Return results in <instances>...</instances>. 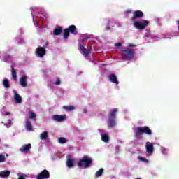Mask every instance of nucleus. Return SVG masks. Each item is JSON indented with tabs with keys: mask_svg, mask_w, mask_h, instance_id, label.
I'll return each instance as SVG.
<instances>
[{
	"mask_svg": "<svg viewBox=\"0 0 179 179\" xmlns=\"http://www.w3.org/2000/svg\"><path fill=\"white\" fill-rule=\"evenodd\" d=\"M93 164V159L87 156L84 155L82 159H80L78 162V166L83 169H89L90 166Z\"/></svg>",
	"mask_w": 179,
	"mask_h": 179,
	"instance_id": "nucleus-1",
	"label": "nucleus"
},
{
	"mask_svg": "<svg viewBox=\"0 0 179 179\" xmlns=\"http://www.w3.org/2000/svg\"><path fill=\"white\" fill-rule=\"evenodd\" d=\"M142 134H145L146 135H152V130L148 126L143 127H137L135 131L134 138H138L141 136Z\"/></svg>",
	"mask_w": 179,
	"mask_h": 179,
	"instance_id": "nucleus-2",
	"label": "nucleus"
},
{
	"mask_svg": "<svg viewBox=\"0 0 179 179\" xmlns=\"http://www.w3.org/2000/svg\"><path fill=\"white\" fill-rule=\"evenodd\" d=\"M148 26H149V21L146 20H144L142 23L139 22V21L134 22V27L138 30H145Z\"/></svg>",
	"mask_w": 179,
	"mask_h": 179,
	"instance_id": "nucleus-3",
	"label": "nucleus"
},
{
	"mask_svg": "<svg viewBox=\"0 0 179 179\" xmlns=\"http://www.w3.org/2000/svg\"><path fill=\"white\" fill-rule=\"evenodd\" d=\"M122 57H124L127 59H132L135 55V52H134V50L130 48L124 49L122 51Z\"/></svg>",
	"mask_w": 179,
	"mask_h": 179,
	"instance_id": "nucleus-4",
	"label": "nucleus"
},
{
	"mask_svg": "<svg viewBox=\"0 0 179 179\" xmlns=\"http://www.w3.org/2000/svg\"><path fill=\"white\" fill-rule=\"evenodd\" d=\"M48 42H46L45 44L43 45V47H38L36 49V55H37V57H38L39 58H43V57H44L45 55V47H48Z\"/></svg>",
	"mask_w": 179,
	"mask_h": 179,
	"instance_id": "nucleus-5",
	"label": "nucleus"
},
{
	"mask_svg": "<svg viewBox=\"0 0 179 179\" xmlns=\"http://www.w3.org/2000/svg\"><path fill=\"white\" fill-rule=\"evenodd\" d=\"M50 178V171L47 169L42 171L36 177V179H48Z\"/></svg>",
	"mask_w": 179,
	"mask_h": 179,
	"instance_id": "nucleus-6",
	"label": "nucleus"
},
{
	"mask_svg": "<svg viewBox=\"0 0 179 179\" xmlns=\"http://www.w3.org/2000/svg\"><path fill=\"white\" fill-rule=\"evenodd\" d=\"M143 17V12L141 10H136L133 13L131 20H136V19H142Z\"/></svg>",
	"mask_w": 179,
	"mask_h": 179,
	"instance_id": "nucleus-7",
	"label": "nucleus"
},
{
	"mask_svg": "<svg viewBox=\"0 0 179 179\" xmlns=\"http://www.w3.org/2000/svg\"><path fill=\"white\" fill-rule=\"evenodd\" d=\"M52 118L54 121H57V122H62L66 120V115H55Z\"/></svg>",
	"mask_w": 179,
	"mask_h": 179,
	"instance_id": "nucleus-8",
	"label": "nucleus"
},
{
	"mask_svg": "<svg viewBox=\"0 0 179 179\" xmlns=\"http://www.w3.org/2000/svg\"><path fill=\"white\" fill-rule=\"evenodd\" d=\"M27 79H29V77H27V76H22L20 78V85L22 87H27Z\"/></svg>",
	"mask_w": 179,
	"mask_h": 179,
	"instance_id": "nucleus-9",
	"label": "nucleus"
},
{
	"mask_svg": "<svg viewBox=\"0 0 179 179\" xmlns=\"http://www.w3.org/2000/svg\"><path fill=\"white\" fill-rule=\"evenodd\" d=\"M31 149V144H24L22 146V148L20 149V152L22 153H27V152H29Z\"/></svg>",
	"mask_w": 179,
	"mask_h": 179,
	"instance_id": "nucleus-10",
	"label": "nucleus"
},
{
	"mask_svg": "<svg viewBox=\"0 0 179 179\" xmlns=\"http://www.w3.org/2000/svg\"><path fill=\"white\" fill-rule=\"evenodd\" d=\"M117 126V121L115 119L108 118V128H114Z\"/></svg>",
	"mask_w": 179,
	"mask_h": 179,
	"instance_id": "nucleus-11",
	"label": "nucleus"
},
{
	"mask_svg": "<svg viewBox=\"0 0 179 179\" xmlns=\"http://www.w3.org/2000/svg\"><path fill=\"white\" fill-rule=\"evenodd\" d=\"M145 148L148 153L152 154L153 153V151L155 150V148H153V144L150 143V142H147Z\"/></svg>",
	"mask_w": 179,
	"mask_h": 179,
	"instance_id": "nucleus-12",
	"label": "nucleus"
},
{
	"mask_svg": "<svg viewBox=\"0 0 179 179\" xmlns=\"http://www.w3.org/2000/svg\"><path fill=\"white\" fill-rule=\"evenodd\" d=\"M67 30H69V32L71 33V34H78V29L76 28V26L75 25H70L68 28H66Z\"/></svg>",
	"mask_w": 179,
	"mask_h": 179,
	"instance_id": "nucleus-13",
	"label": "nucleus"
},
{
	"mask_svg": "<svg viewBox=\"0 0 179 179\" xmlns=\"http://www.w3.org/2000/svg\"><path fill=\"white\" fill-rule=\"evenodd\" d=\"M117 113H118V110H117V108L112 109L109 112V115L108 116V118L115 119V117L117 115Z\"/></svg>",
	"mask_w": 179,
	"mask_h": 179,
	"instance_id": "nucleus-14",
	"label": "nucleus"
},
{
	"mask_svg": "<svg viewBox=\"0 0 179 179\" xmlns=\"http://www.w3.org/2000/svg\"><path fill=\"white\" fill-rule=\"evenodd\" d=\"M14 100L17 104H20L23 101L22 96H20L19 94L16 93V91L14 92Z\"/></svg>",
	"mask_w": 179,
	"mask_h": 179,
	"instance_id": "nucleus-15",
	"label": "nucleus"
},
{
	"mask_svg": "<svg viewBox=\"0 0 179 179\" xmlns=\"http://www.w3.org/2000/svg\"><path fill=\"white\" fill-rule=\"evenodd\" d=\"M109 80L112 82V83H115V85H118V78H117V76L115 74H110L109 76Z\"/></svg>",
	"mask_w": 179,
	"mask_h": 179,
	"instance_id": "nucleus-16",
	"label": "nucleus"
},
{
	"mask_svg": "<svg viewBox=\"0 0 179 179\" xmlns=\"http://www.w3.org/2000/svg\"><path fill=\"white\" fill-rule=\"evenodd\" d=\"M10 176V172L8 170L2 171L0 172V177L1 178H6Z\"/></svg>",
	"mask_w": 179,
	"mask_h": 179,
	"instance_id": "nucleus-17",
	"label": "nucleus"
},
{
	"mask_svg": "<svg viewBox=\"0 0 179 179\" xmlns=\"http://www.w3.org/2000/svg\"><path fill=\"white\" fill-rule=\"evenodd\" d=\"M62 33V27H57L53 30L55 36H59Z\"/></svg>",
	"mask_w": 179,
	"mask_h": 179,
	"instance_id": "nucleus-18",
	"label": "nucleus"
},
{
	"mask_svg": "<svg viewBox=\"0 0 179 179\" xmlns=\"http://www.w3.org/2000/svg\"><path fill=\"white\" fill-rule=\"evenodd\" d=\"M11 75L14 80H17V73H16V70H15V67L11 66Z\"/></svg>",
	"mask_w": 179,
	"mask_h": 179,
	"instance_id": "nucleus-19",
	"label": "nucleus"
},
{
	"mask_svg": "<svg viewBox=\"0 0 179 179\" xmlns=\"http://www.w3.org/2000/svg\"><path fill=\"white\" fill-rule=\"evenodd\" d=\"M66 164L67 167H69V169H71V167H73V159L68 157L66 161Z\"/></svg>",
	"mask_w": 179,
	"mask_h": 179,
	"instance_id": "nucleus-20",
	"label": "nucleus"
},
{
	"mask_svg": "<svg viewBox=\"0 0 179 179\" xmlns=\"http://www.w3.org/2000/svg\"><path fill=\"white\" fill-rule=\"evenodd\" d=\"M103 173H104V169L103 168L99 169V170L96 172L95 177L96 178H99V177H101V176H103Z\"/></svg>",
	"mask_w": 179,
	"mask_h": 179,
	"instance_id": "nucleus-21",
	"label": "nucleus"
},
{
	"mask_svg": "<svg viewBox=\"0 0 179 179\" xmlns=\"http://www.w3.org/2000/svg\"><path fill=\"white\" fill-rule=\"evenodd\" d=\"M3 86H4L6 89H9V87H10V83H9V80H8V78L3 80Z\"/></svg>",
	"mask_w": 179,
	"mask_h": 179,
	"instance_id": "nucleus-22",
	"label": "nucleus"
},
{
	"mask_svg": "<svg viewBox=\"0 0 179 179\" xmlns=\"http://www.w3.org/2000/svg\"><path fill=\"white\" fill-rule=\"evenodd\" d=\"M40 138L41 141H45L47 138H48V131H44L40 135Z\"/></svg>",
	"mask_w": 179,
	"mask_h": 179,
	"instance_id": "nucleus-23",
	"label": "nucleus"
},
{
	"mask_svg": "<svg viewBox=\"0 0 179 179\" xmlns=\"http://www.w3.org/2000/svg\"><path fill=\"white\" fill-rule=\"evenodd\" d=\"M25 128L28 131H33V126H31V123H30V121H27L25 123Z\"/></svg>",
	"mask_w": 179,
	"mask_h": 179,
	"instance_id": "nucleus-24",
	"label": "nucleus"
},
{
	"mask_svg": "<svg viewBox=\"0 0 179 179\" xmlns=\"http://www.w3.org/2000/svg\"><path fill=\"white\" fill-rule=\"evenodd\" d=\"M69 33H70L69 30L67 28L64 29L63 38L66 40V38H68V37H69Z\"/></svg>",
	"mask_w": 179,
	"mask_h": 179,
	"instance_id": "nucleus-25",
	"label": "nucleus"
},
{
	"mask_svg": "<svg viewBox=\"0 0 179 179\" xmlns=\"http://www.w3.org/2000/svg\"><path fill=\"white\" fill-rule=\"evenodd\" d=\"M63 109L66 110V111H73V110H75V106H63Z\"/></svg>",
	"mask_w": 179,
	"mask_h": 179,
	"instance_id": "nucleus-26",
	"label": "nucleus"
},
{
	"mask_svg": "<svg viewBox=\"0 0 179 179\" xmlns=\"http://www.w3.org/2000/svg\"><path fill=\"white\" fill-rule=\"evenodd\" d=\"M101 139H102L103 142L107 143V142H108V141H110V137L107 134H103L101 136Z\"/></svg>",
	"mask_w": 179,
	"mask_h": 179,
	"instance_id": "nucleus-27",
	"label": "nucleus"
},
{
	"mask_svg": "<svg viewBox=\"0 0 179 179\" xmlns=\"http://www.w3.org/2000/svg\"><path fill=\"white\" fill-rule=\"evenodd\" d=\"M58 142H59V143L64 144V143H66L67 140H66V138H65L64 137H60L58 139Z\"/></svg>",
	"mask_w": 179,
	"mask_h": 179,
	"instance_id": "nucleus-28",
	"label": "nucleus"
},
{
	"mask_svg": "<svg viewBox=\"0 0 179 179\" xmlns=\"http://www.w3.org/2000/svg\"><path fill=\"white\" fill-rule=\"evenodd\" d=\"M138 159L140 160V162H143V163H149V160H148L146 158L138 157Z\"/></svg>",
	"mask_w": 179,
	"mask_h": 179,
	"instance_id": "nucleus-29",
	"label": "nucleus"
},
{
	"mask_svg": "<svg viewBox=\"0 0 179 179\" xmlns=\"http://www.w3.org/2000/svg\"><path fill=\"white\" fill-rule=\"evenodd\" d=\"M36 113H29V117H28V118H29V120H34V118H36Z\"/></svg>",
	"mask_w": 179,
	"mask_h": 179,
	"instance_id": "nucleus-30",
	"label": "nucleus"
},
{
	"mask_svg": "<svg viewBox=\"0 0 179 179\" xmlns=\"http://www.w3.org/2000/svg\"><path fill=\"white\" fill-rule=\"evenodd\" d=\"M6 159L5 158V155L0 154V163H3V162H6Z\"/></svg>",
	"mask_w": 179,
	"mask_h": 179,
	"instance_id": "nucleus-31",
	"label": "nucleus"
},
{
	"mask_svg": "<svg viewBox=\"0 0 179 179\" xmlns=\"http://www.w3.org/2000/svg\"><path fill=\"white\" fill-rule=\"evenodd\" d=\"M83 52L85 55V57H87V55H89V54H90V51H89L87 49L84 50V51H83Z\"/></svg>",
	"mask_w": 179,
	"mask_h": 179,
	"instance_id": "nucleus-32",
	"label": "nucleus"
},
{
	"mask_svg": "<svg viewBox=\"0 0 179 179\" xmlns=\"http://www.w3.org/2000/svg\"><path fill=\"white\" fill-rule=\"evenodd\" d=\"M54 85H61V80L59 79V78H57L56 82L54 83Z\"/></svg>",
	"mask_w": 179,
	"mask_h": 179,
	"instance_id": "nucleus-33",
	"label": "nucleus"
},
{
	"mask_svg": "<svg viewBox=\"0 0 179 179\" xmlns=\"http://www.w3.org/2000/svg\"><path fill=\"white\" fill-rule=\"evenodd\" d=\"M115 47H117V48H120V47H121L122 45V43H115Z\"/></svg>",
	"mask_w": 179,
	"mask_h": 179,
	"instance_id": "nucleus-34",
	"label": "nucleus"
},
{
	"mask_svg": "<svg viewBox=\"0 0 179 179\" xmlns=\"http://www.w3.org/2000/svg\"><path fill=\"white\" fill-rule=\"evenodd\" d=\"M5 127H6L7 128H10V127H12V124H4Z\"/></svg>",
	"mask_w": 179,
	"mask_h": 179,
	"instance_id": "nucleus-35",
	"label": "nucleus"
},
{
	"mask_svg": "<svg viewBox=\"0 0 179 179\" xmlns=\"http://www.w3.org/2000/svg\"><path fill=\"white\" fill-rule=\"evenodd\" d=\"M105 30H106L107 31H108V30H110V24H108V25L105 28Z\"/></svg>",
	"mask_w": 179,
	"mask_h": 179,
	"instance_id": "nucleus-36",
	"label": "nucleus"
},
{
	"mask_svg": "<svg viewBox=\"0 0 179 179\" xmlns=\"http://www.w3.org/2000/svg\"><path fill=\"white\" fill-rule=\"evenodd\" d=\"M85 49H86V48H85V46H83V45L80 46V50H81L82 52L84 51V50H85Z\"/></svg>",
	"mask_w": 179,
	"mask_h": 179,
	"instance_id": "nucleus-37",
	"label": "nucleus"
},
{
	"mask_svg": "<svg viewBox=\"0 0 179 179\" xmlns=\"http://www.w3.org/2000/svg\"><path fill=\"white\" fill-rule=\"evenodd\" d=\"M131 10H129V9H127V10H126V13H127V14H129V13H131Z\"/></svg>",
	"mask_w": 179,
	"mask_h": 179,
	"instance_id": "nucleus-38",
	"label": "nucleus"
},
{
	"mask_svg": "<svg viewBox=\"0 0 179 179\" xmlns=\"http://www.w3.org/2000/svg\"><path fill=\"white\" fill-rule=\"evenodd\" d=\"M18 179H26V178H25L24 176H20L18 177Z\"/></svg>",
	"mask_w": 179,
	"mask_h": 179,
	"instance_id": "nucleus-39",
	"label": "nucleus"
},
{
	"mask_svg": "<svg viewBox=\"0 0 179 179\" xmlns=\"http://www.w3.org/2000/svg\"><path fill=\"white\" fill-rule=\"evenodd\" d=\"M5 115H10V112H6Z\"/></svg>",
	"mask_w": 179,
	"mask_h": 179,
	"instance_id": "nucleus-40",
	"label": "nucleus"
},
{
	"mask_svg": "<svg viewBox=\"0 0 179 179\" xmlns=\"http://www.w3.org/2000/svg\"><path fill=\"white\" fill-rule=\"evenodd\" d=\"M129 47H135V45H134V44H129Z\"/></svg>",
	"mask_w": 179,
	"mask_h": 179,
	"instance_id": "nucleus-41",
	"label": "nucleus"
},
{
	"mask_svg": "<svg viewBox=\"0 0 179 179\" xmlns=\"http://www.w3.org/2000/svg\"><path fill=\"white\" fill-rule=\"evenodd\" d=\"M8 124H12V120H8Z\"/></svg>",
	"mask_w": 179,
	"mask_h": 179,
	"instance_id": "nucleus-42",
	"label": "nucleus"
},
{
	"mask_svg": "<svg viewBox=\"0 0 179 179\" xmlns=\"http://www.w3.org/2000/svg\"><path fill=\"white\" fill-rule=\"evenodd\" d=\"M68 157H71V155H68Z\"/></svg>",
	"mask_w": 179,
	"mask_h": 179,
	"instance_id": "nucleus-43",
	"label": "nucleus"
}]
</instances>
